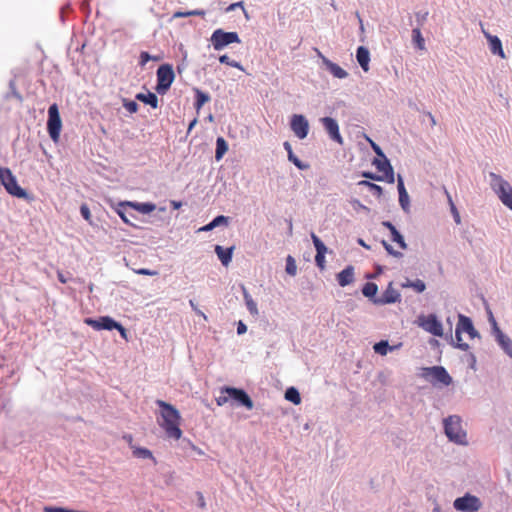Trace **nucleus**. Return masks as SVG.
Returning a JSON list of instances; mask_svg holds the SVG:
<instances>
[{"instance_id": "7ed1b4c3", "label": "nucleus", "mask_w": 512, "mask_h": 512, "mask_svg": "<svg viewBox=\"0 0 512 512\" xmlns=\"http://www.w3.org/2000/svg\"><path fill=\"white\" fill-rule=\"evenodd\" d=\"M489 184L501 203L512 210V186L502 176L490 172Z\"/></svg>"}, {"instance_id": "aec40b11", "label": "nucleus", "mask_w": 512, "mask_h": 512, "mask_svg": "<svg viewBox=\"0 0 512 512\" xmlns=\"http://www.w3.org/2000/svg\"><path fill=\"white\" fill-rule=\"evenodd\" d=\"M488 47L492 54L498 55L502 59L506 58V55L504 53L502 42L501 40L496 36L492 34H486Z\"/></svg>"}, {"instance_id": "6ab92c4d", "label": "nucleus", "mask_w": 512, "mask_h": 512, "mask_svg": "<svg viewBox=\"0 0 512 512\" xmlns=\"http://www.w3.org/2000/svg\"><path fill=\"white\" fill-rule=\"evenodd\" d=\"M462 333H467L470 338L480 337L477 330L474 328L471 319L465 315L459 314L458 324L456 326Z\"/></svg>"}, {"instance_id": "393cba45", "label": "nucleus", "mask_w": 512, "mask_h": 512, "mask_svg": "<svg viewBox=\"0 0 512 512\" xmlns=\"http://www.w3.org/2000/svg\"><path fill=\"white\" fill-rule=\"evenodd\" d=\"M215 253L217 254L219 260L224 266H228L232 260L233 247L223 248L220 245L215 246Z\"/></svg>"}, {"instance_id": "c85d7f7f", "label": "nucleus", "mask_w": 512, "mask_h": 512, "mask_svg": "<svg viewBox=\"0 0 512 512\" xmlns=\"http://www.w3.org/2000/svg\"><path fill=\"white\" fill-rule=\"evenodd\" d=\"M242 289H243L244 301H245V304H246V307H247L248 311L250 312V314L252 316H258L259 311H258L257 303L253 300V298L247 292L245 287H243Z\"/></svg>"}, {"instance_id": "37998d69", "label": "nucleus", "mask_w": 512, "mask_h": 512, "mask_svg": "<svg viewBox=\"0 0 512 512\" xmlns=\"http://www.w3.org/2000/svg\"><path fill=\"white\" fill-rule=\"evenodd\" d=\"M160 59L161 58L159 56H151L147 52H142L141 55H140V64L141 65H145L150 60L159 61Z\"/></svg>"}, {"instance_id": "774afa93", "label": "nucleus", "mask_w": 512, "mask_h": 512, "mask_svg": "<svg viewBox=\"0 0 512 512\" xmlns=\"http://www.w3.org/2000/svg\"><path fill=\"white\" fill-rule=\"evenodd\" d=\"M171 205L173 206L174 209H179L182 204H181V202H178V201H172Z\"/></svg>"}, {"instance_id": "f257e3e1", "label": "nucleus", "mask_w": 512, "mask_h": 512, "mask_svg": "<svg viewBox=\"0 0 512 512\" xmlns=\"http://www.w3.org/2000/svg\"><path fill=\"white\" fill-rule=\"evenodd\" d=\"M156 404L160 407V418L158 424L164 429L167 437L178 440L182 436L180 429L181 416L179 411L169 403L157 400Z\"/></svg>"}, {"instance_id": "2eb2a0df", "label": "nucleus", "mask_w": 512, "mask_h": 512, "mask_svg": "<svg viewBox=\"0 0 512 512\" xmlns=\"http://www.w3.org/2000/svg\"><path fill=\"white\" fill-rule=\"evenodd\" d=\"M320 122L333 141L337 142L338 144H343V138L339 131L338 122L334 118L323 117L320 119Z\"/></svg>"}, {"instance_id": "4468645a", "label": "nucleus", "mask_w": 512, "mask_h": 512, "mask_svg": "<svg viewBox=\"0 0 512 512\" xmlns=\"http://www.w3.org/2000/svg\"><path fill=\"white\" fill-rule=\"evenodd\" d=\"M238 34H212L210 43L215 50H222L232 43H239Z\"/></svg>"}, {"instance_id": "ea45409f", "label": "nucleus", "mask_w": 512, "mask_h": 512, "mask_svg": "<svg viewBox=\"0 0 512 512\" xmlns=\"http://www.w3.org/2000/svg\"><path fill=\"white\" fill-rule=\"evenodd\" d=\"M228 224V217L219 215L215 217L210 223H208L209 227L213 230L214 228L221 226V225H227Z\"/></svg>"}, {"instance_id": "0eeeda50", "label": "nucleus", "mask_w": 512, "mask_h": 512, "mask_svg": "<svg viewBox=\"0 0 512 512\" xmlns=\"http://www.w3.org/2000/svg\"><path fill=\"white\" fill-rule=\"evenodd\" d=\"M416 324L434 336L442 337L444 335L443 324L435 314L419 315Z\"/></svg>"}, {"instance_id": "8fccbe9b", "label": "nucleus", "mask_w": 512, "mask_h": 512, "mask_svg": "<svg viewBox=\"0 0 512 512\" xmlns=\"http://www.w3.org/2000/svg\"><path fill=\"white\" fill-rule=\"evenodd\" d=\"M136 274H139V275H147V276H156L158 275V272L155 271V270H149V269H145V268H141V269H137V270H134Z\"/></svg>"}, {"instance_id": "e433bc0d", "label": "nucleus", "mask_w": 512, "mask_h": 512, "mask_svg": "<svg viewBox=\"0 0 512 512\" xmlns=\"http://www.w3.org/2000/svg\"><path fill=\"white\" fill-rule=\"evenodd\" d=\"M196 109L199 110L205 103H207L209 100H210V97L208 94L200 91V90H196Z\"/></svg>"}, {"instance_id": "13d9d810", "label": "nucleus", "mask_w": 512, "mask_h": 512, "mask_svg": "<svg viewBox=\"0 0 512 512\" xmlns=\"http://www.w3.org/2000/svg\"><path fill=\"white\" fill-rule=\"evenodd\" d=\"M363 176L365 178H369V179L376 180V181H384L385 180L384 177L377 176V175H375L373 173H370V172L363 173Z\"/></svg>"}, {"instance_id": "20e7f679", "label": "nucleus", "mask_w": 512, "mask_h": 512, "mask_svg": "<svg viewBox=\"0 0 512 512\" xmlns=\"http://www.w3.org/2000/svg\"><path fill=\"white\" fill-rule=\"evenodd\" d=\"M488 320L491 326L490 333L494 341L500 350L512 360V338L501 330L491 311L488 312Z\"/></svg>"}, {"instance_id": "864d4df0", "label": "nucleus", "mask_w": 512, "mask_h": 512, "mask_svg": "<svg viewBox=\"0 0 512 512\" xmlns=\"http://www.w3.org/2000/svg\"><path fill=\"white\" fill-rule=\"evenodd\" d=\"M351 204L355 210L369 211V209L365 205H363L359 200H353Z\"/></svg>"}, {"instance_id": "72a5a7b5", "label": "nucleus", "mask_w": 512, "mask_h": 512, "mask_svg": "<svg viewBox=\"0 0 512 512\" xmlns=\"http://www.w3.org/2000/svg\"><path fill=\"white\" fill-rule=\"evenodd\" d=\"M311 238L317 252L316 254L325 255L328 250L325 244L314 233H311Z\"/></svg>"}, {"instance_id": "b1692460", "label": "nucleus", "mask_w": 512, "mask_h": 512, "mask_svg": "<svg viewBox=\"0 0 512 512\" xmlns=\"http://www.w3.org/2000/svg\"><path fill=\"white\" fill-rule=\"evenodd\" d=\"M356 59H357L359 65L361 66V68L365 72H367L369 70V62H370V53H369L368 49H366L363 46H360L357 49Z\"/></svg>"}, {"instance_id": "09e8293b", "label": "nucleus", "mask_w": 512, "mask_h": 512, "mask_svg": "<svg viewBox=\"0 0 512 512\" xmlns=\"http://www.w3.org/2000/svg\"><path fill=\"white\" fill-rule=\"evenodd\" d=\"M315 262H316L317 266H318L321 270H324V269H325V264H326L325 255L316 254V256H315Z\"/></svg>"}, {"instance_id": "3c124183", "label": "nucleus", "mask_w": 512, "mask_h": 512, "mask_svg": "<svg viewBox=\"0 0 512 512\" xmlns=\"http://www.w3.org/2000/svg\"><path fill=\"white\" fill-rule=\"evenodd\" d=\"M367 140L369 141V143L371 144V147L372 149L374 150V152L379 156H383L384 153L383 151L381 150V148L374 142L372 141L370 138L367 137Z\"/></svg>"}, {"instance_id": "473e14b6", "label": "nucleus", "mask_w": 512, "mask_h": 512, "mask_svg": "<svg viewBox=\"0 0 512 512\" xmlns=\"http://www.w3.org/2000/svg\"><path fill=\"white\" fill-rule=\"evenodd\" d=\"M377 291H378V286L375 283H372V282L366 283L364 285L363 289H362L363 295L365 297L370 298L371 300L376 298L375 296L377 294Z\"/></svg>"}, {"instance_id": "c9c22d12", "label": "nucleus", "mask_w": 512, "mask_h": 512, "mask_svg": "<svg viewBox=\"0 0 512 512\" xmlns=\"http://www.w3.org/2000/svg\"><path fill=\"white\" fill-rule=\"evenodd\" d=\"M445 194L447 196L448 203H449L450 210H451V213L453 215L454 221L456 222V224H460L461 223L460 214H459L455 204L453 203V200H452V198H451V196H450V194L448 193L447 190H445Z\"/></svg>"}, {"instance_id": "69168bd1", "label": "nucleus", "mask_w": 512, "mask_h": 512, "mask_svg": "<svg viewBox=\"0 0 512 512\" xmlns=\"http://www.w3.org/2000/svg\"><path fill=\"white\" fill-rule=\"evenodd\" d=\"M357 242H358V244H359V245H361L362 247H364V248H366V249H370V246H369V245H367L363 239L359 238V239L357 240Z\"/></svg>"}, {"instance_id": "603ef678", "label": "nucleus", "mask_w": 512, "mask_h": 512, "mask_svg": "<svg viewBox=\"0 0 512 512\" xmlns=\"http://www.w3.org/2000/svg\"><path fill=\"white\" fill-rule=\"evenodd\" d=\"M397 189H398L399 194L407 192L405 189V186H404L403 178L400 175H398V178H397Z\"/></svg>"}, {"instance_id": "a19ab883", "label": "nucleus", "mask_w": 512, "mask_h": 512, "mask_svg": "<svg viewBox=\"0 0 512 512\" xmlns=\"http://www.w3.org/2000/svg\"><path fill=\"white\" fill-rule=\"evenodd\" d=\"M462 332L456 327L455 337H456V347L462 351H467L469 349V345L462 341Z\"/></svg>"}, {"instance_id": "f704fd0d", "label": "nucleus", "mask_w": 512, "mask_h": 512, "mask_svg": "<svg viewBox=\"0 0 512 512\" xmlns=\"http://www.w3.org/2000/svg\"><path fill=\"white\" fill-rule=\"evenodd\" d=\"M286 273L290 276H295L297 274V265L296 261L292 256H287L286 258V267H285Z\"/></svg>"}, {"instance_id": "58836bf2", "label": "nucleus", "mask_w": 512, "mask_h": 512, "mask_svg": "<svg viewBox=\"0 0 512 512\" xmlns=\"http://www.w3.org/2000/svg\"><path fill=\"white\" fill-rule=\"evenodd\" d=\"M412 44L415 48L425 51V39L422 37L421 34H414L412 37Z\"/></svg>"}, {"instance_id": "338daca9", "label": "nucleus", "mask_w": 512, "mask_h": 512, "mask_svg": "<svg viewBox=\"0 0 512 512\" xmlns=\"http://www.w3.org/2000/svg\"><path fill=\"white\" fill-rule=\"evenodd\" d=\"M118 215L121 217V219L125 222V223H130V221L128 220V218L126 217V215L121 212V211H118Z\"/></svg>"}, {"instance_id": "c756f323", "label": "nucleus", "mask_w": 512, "mask_h": 512, "mask_svg": "<svg viewBox=\"0 0 512 512\" xmlns=\"http://www.w3.org/2000/svg\"><path fill=\"white\" fill-rule=\"evenodd\" d=\"M228 151V144L224 138L218 137L216 140V151H215V159L217 161L221 160L224 154Z\"/></svg>"}, {"instance_id": "1a4fd4ad", "label": "nucleus", "mask_w": 512, "mask_h": 512, "mask_svg": "<svg viewBox=\"0 0 512 512\" xmlns=\"http://www.w3.org/2000/svg\"><path fill=\"white\" fill-rule=\"evenodd\" d=\"M175 78L171 65H161L157 70L156 90L159 94H164L170 88Z\"/></svg>"}, {"instance_id": "79ce46f5", "label": "nucleus", "mask_w": 512, "mask_h": 512, "mask_svg": "<svg viewBox=\"0 0 512 512\" xmlns=\"http://www.w3.org/2000/svg\"><path fill=\"white\" fill-rule=\"evenodd\" d=\"M382 245L384 246L385 250L388 252L389 255L396 258H401L403 256L401 252L394 250L393 247L387 241L383 240Z\"/></svg>"}, {"instance_id": "e2e57ef3", "label": "nucleus", "mask_w": 512, "mask_h": 512, "mask_svg": "<svg viewBox=\"0 0 512 512\" xmlns=\"http://www.w3.org/2000/svg\"><path fill=\"white\" fill-rule=\"evenodd\" d=\"M230 66L235 67V68H237V69H239L241 71H244L243 66L239 62H237V61L232 60L231 63H230Z\"/></svg>"}, {"instance_id": "bf43d9fd", "label": "nucleus", "mask_w": 512, "mask_h": 512, "mask_svg": "<svg viewBox=\"0 0 512 512\" xmlns=\"http://www.w3.org/2000/svg\"><path fill=\"white\" fill-rule=\"evenodd\" d=\"M196 497H197V505L200 507V508H205L206 506V503H205V499H204V496L202 493L198 492L196 494Z\"/></svg>"}, {"instance_id": "423d86ee", "label": "nucleus", "mask_w": 512, "mask_h": 512, "mask_svg": "<svg viewBox=\"0 0 512 512\" xmlns=\"http://www.w3.org/2000/svg\"><path fill=\"white\" fill-rule=\"evenodd\" d=\"M453 508L457 512H479L483 508V502L476 495L465 493L453 501Z\"/></svg>"}, {"instance_id": "6e6552de", "label": "nucleus", "mask_w": 512, "mask_h": 512, "mask_svg": "<svg viewBox=\"0 0 512 512\" xmlns=\"http://www.w3.org/2000/svg\"><path fill=\"white\" fill-rule=\"evenodd\" d=\"M0 183L6 191L18 198L26 197V192L18 185L15 176L7 168H0Z\"/></svg>"}, {"instance_id": "412c9836", "label": "nucleus", "mask_w": 512, "mask_h": 512, "mask_svg": "<svg viewBox=\"0 0 512 512\" xmlns=\"http://www.w3.org/2000/svg\"><path fill=\"white\" fill-rule=\"evenodd\" d=\"M120 205L121 206L127 205V206L133 208L134 210H136L137 212L142 213V214H149V213L153 212L156 209V205L153 204V203H150V202H131V201H127V202L120 203Z\"/></svg>"}, {"instance_id": "f8f14e48", "label": "nucleus", "mask_w": 512, "mask_h": 512, "mask_svg": "<svg viewBox=\"0 0 512 512\" xmlns=\"http://www.w3.org/2000/svg\"><path fill=\"white\" fill-rule=\"evenodd\" d=\"M224 393H229L230 400L237 402L239 405L244 406L248 410L253 409V401L244 390L233 387H223L222 394Z\"/></svg>"}, {"instance_id": "7c9ffc66", "label": "nucleus", "mask_w": 512, "mask_h": 512, "mask_svg": "<svg viewBox=\"0 0 512 512\" xmlns=\"http://www.w3.org/2000/svg\"><path fill=\"white\" fill-rule=\"evenodd\" d=\"M136 98L138 100L152 106L153 108H157V106H158V98L154 93H150V92L147 94L139 93V94H137Z\"/></svg>"}, {"instance_id": "5701e85b", "label": "nucleus", "mask_w": 512, "mask_h": 512, "mask_svg": "<svg viewBox=\"0 0 512 512\" xmlns=\"http://www.w3.org/2000/svg\"><path fill=\"white\" fill-rule=\"evenodd\" d=\"M382 225L389 229L391 233V239L393 242L397 243L401 249H407V244L404 240V237L391 222L383 221Z\"/></svg>"}, {"instance_id": "9b49d317", "label": "nucleus", "mask_w": 512, "mask_h": 512, "mask_svg": "<svg viewBox=\"0 0 512 512\" xmlns=\"http://www.w3.org/2000/svg\"><path fill=\"white\" fill-rule=\"evenodd\" d=\"M290 128L294 135L298 139L302 140L308 136L310 126L304 115L293 114L290 118Z\"/></svg>"}, {"instance_id": "ddd939ff", "label": "nucleus", "mask_w": 512, "mask_h": 512, "mask_svg": "<svg viewBox=\"0 0 512 512\" xmlns=\"http://www.w3.org/2000/svg\"><path fill=\"white\" fill-rule=\"evenodd\" d=\"M400 299V293L393 287V283L390 282L382 295L374 298L372 302L376 305H385L399 302Z\"/></svg>"}, {"instance_id": "0e129e2a", "label": "nucleus", "mask_w": 512, "mask_h": 512, "mask_svg": "<svg viewBox=\"0 0 512 512\" xmlns=\"http://www.w3.org/2000/svg\"><path fill=\"white\" fill-rule=\"evenodd\" d=\"M237 7H240V8H242V9H243V7H242V3H241V2H238V3L231 4V5L228 7V9H227V10H234V9H235V8H237Z\"/></svg>"}, {"instance_id": "de8ad7c7", "label": "nucleus", "mask_w": 512, "mask_h": 512, "mask_svg": "<svg viewBox=\"0 0 512 512\" xmlns=\"http://www.w3.org/2000/svg\"><path fill=\"white\" fill-rule=\"evenodd\" d=\"M124 107L130 113H135L138 110V104L135 101H125Z\"/></svg>"}, {"instance_id": "4c0bfd02", "label": "nucleus", "mask_w": 512, "mask_h": 512, "mask_svg": "<svg viewBox=\"0 0 512 512\" xmlns=\"http://www.w3.org/2000/svg\"><path fill=\"white\" fill-rule=\"evenodd\" d=\"M399 204L401 208L404 210V212H410V197L408 195V192L399 194Z\"/></svg>"}, {"instance_id": "bb28decb", "label": "nucleus", "mask_w": 512, "mask_h": 512, "mask_svg": "<svg viewBox=\"0 0 512 512\" xmlns=\"http://www.w3.org/2000/svg\"><path fill=\"white\" fill-rule=\"evenodd\" d=\"M400 346H401V344L396 345V346H390L387 341L382 340V341L376 343L373 346V349H374L375 353L385 356L389 352L394 351L395 349H397Z\"/></svg>"}, {"instance_id": "a878e982", "label": "nucleus", "mask_w": 512, "mask_h": 512, "mask_svg": "<svg viewBox=\"0 0 512 512\" xmlns=\"http://www.w3.org/2000/svg\"><path fill=\"white\" fill-rule=\"evenodd\" d=\"M283 147L287 151L288 160L292 162L298 169L306 170L309 168L308 164L300 161L299 158L293 153L292 146L289 142H284Z\"/></svg>"}, {"instance_id": "c03bdc74", "label": "nucleus", "mask_w": 512, "mask_h": 512, "mask_svg": "<svg viewBox=\"0 0 512 512\" xmlns=\"http://www.w3.org/2000/svg\"><path fill=\"white\" fill-rule=\"evenodd\" d=\"M230 401L229 393L222 394V390L220 391V395L216 398V403L218 406H223Z\"/></svg>"}, {"instance_id": "680f3d73", "label": "nucleus", "mask_w": 512, "mask_h": 512, "mask_svg": "<svg viewBox=\"0 0 512 512\" xmlns=\"http://www.w3.org/2000/svg\"><path fill=\"white\" fill-rule=\"evenodd\" d=\"M219 61L223 64H227L230 66L232 60H230V58L227 55H222L219 57Z\"/></svg>"}, {"instance_id": "9d476101", "label": "nucleus", "mask_w": 512, "mask_h": 512, "mask_svg": "<svg viewBox=\"0 0 512 512\" xmlns=\"http://www.w3.org/2000/svg\"><path fill=\"white\" fill-rule=\"evenodd\" d=\"M47 128L51 139L57 142L60 137L62 121L56 104L51 105L48 109Z\"/></svg>"}, {"instance_id": "6e6d98bb", "label": "nucleus", "mask_w": 512, "mask_h": 512, "mask_svg": "<svg viewBox=\"0 0 512 512\" xmlns=\"http://www.w3.org/2000/svg\"><path fill=\"white\" fill-rule=\"evenodd\" d=\"M377 197H380L382 195V187H380L379 185H376V184H372L370 185V188H369Z\"/></svg>"}, {"instance_id": "5fc2aeb1", "label": "nucleus", "mask_w": 512, "mask_h": 512, "mask_svg": "<svg viewBox=\"0 0 512 512\" xmlns=\"http://www.w3.org/2000/svg\"><path fill=\"white\" fill-rule=\"evenodd\" d=\"M189 304L190 306L192 307V309L198 314L200 315L201 317H203L204 320H207V316L205 315V313H203L198 307L197 305L194 303L193 300H190L189 301Z\"/></svg>"}, {"instance_id": "49530a36", "label": "nucleus", "mask_w": 512, "mask_h": 512, "mask_svg": "<svg viewBox=\"0 0 512 512\" xmlns=\"http://www.w3.org/2000/svg\"><path fill=\"white\" fill-rule=\"evenodd\" d=\"M80 213L86 221L91 222V212L87 205L83 204L80 207Z\"/></svg>"}, {"instance_id": "f3484780", "label": "nucleus", "mask_w": 512, "mask_h": 512, "mask_svg": "<svg viewBox=\"0 0 512 512\" xmlns=\"http://www.w3.org/2000/svg\"><path fill=\"white\" fill-rule=\"evenodd\" d=\"M318 57L321 59L323 66L326 70H328L335 78L337 79H345L348 77L347 71H345L338 64L330 61L326 58L318 49H315Z\"/></svg>"}, {"instance_id": "4be33fe9", "label": "nucleus", "mask_w": 512, "mask_h": 512, "mask_svg": "<svg viewBox=\"0 0 512 512\" xmlns=\"http://www.w3.org/2000/svg\"><path fill=\"white\" fill-rule=\"evenodd\" d=\"M338 284L341 287H345L354 282V267L347 266L341 272H339L336 276Z\"/></svg>"}, {"instance_id": "a18cd8bd", "label": "nucleus", "mask_w": 512, "mask_h": 512, "mask_svg": "<svg viewBox=\"0 0 512 512\" xmlns=\"http://www.w3.org/2000/svg\"><path fill=\"white\" fill-rule=\"evenodd\" d=\"M411 288H413L418 293H422L426 289V285L422 280L417 279V280L413 281Z\"/></svg>"}, {"instance_id": "a211bd4d", "label": "nucleus", "mask_w": 512, "mask_h": 512, "mask_svg": "<svg viewBox=\"0 0 512 512\" xmlns=\"http://www.w3.org/2000/svg\"><path fill=\"white\" fill-rule=\"evenodd\" d=\"M84 322L96 330H113L116 326V321L109 316L99 319L86 318Z\"/></svg>"}, {"instance_id": "2f4dec72", "label": "nucleus", "mask_w": 512, "mask_h": 512, "mask_svg": "<svg viewBox=\"0 0 512 512\" xmlns=\"http://www.w3.org/2000/svg\"><path fill=\"white\" fill-rule=\"evenodd\" d=\"M285 399L292 402L294 405H299L301 403L300 393L295 387H289L285 391Z\"/></svg>"}, {"instance_id": "cd10ccee", "label": "nucleus", "mask_w": 512, "mask_h": 512, "mask_svg": "<svg viewBox=\"0 0 512 512\" xmlns=\"http://www.w3.org/2000/svg\"><path fill=\"white\" fill-rule=\"evenodd\" d=\"M132 449L133 456L139 459H150L155 462V458L153 457L152 452L144 447H138L134 445H130Z\"/></svg>"}, {"instance_id": "dca6fc26", "label": "nucleus", "mask_w": 512, "mask_h": 512, "mask_svg": "<svg viewBox=\"0 0 512 512\" xmlns=\"http://www.w3.org/2000/svg\"><path fill=\"white\" fill-rule=\"evenodd\" d=\"M373 165L377 168V170L379 172L383 173L382 177H384V179L388 183H394V181H395L394 171H393V168H392L389 160L386 158L385 155H383L379 158H375L373 160Z\"/></svg>"}, {"instance_id": "052dcab7", "label": "nucleus", "mask_w": 512, "mask_h": 512, "mask_svg": "<svg viewBox=\"0 0 512 512\" xmlns=\"http://www.w3.org/2000/svg\"><path fill=\"white\" fill-rule=\"evenodd\" d=\"M247 332V326L242 322L239 321L237 325V334L242 335Z\"/></svg>"}, {"instance_id": "4d7b16f0", "label": "nucleus", "mask_w": 512, "mask_h": 512, "mask_svg": "<svg viewBox=\"0 0 512 512\" xmlns=\"http://www.w3.org/2000/svg\"><path fill=\"white\" fill-rule=\"evenodd\" d=\"M114 329L118 330L121 337L125 340H127V332H126V329L118 322H116V326L114 327Z\"/></svg>"}, {"instance_id": "39448f33", "label": "nucleus", "mask_w": 512, "mask_h": 512, "mask_svg": "<svg viewBox=\"0 0 512 512\" xmlns=\"http://www.w3.org/2000/svg\"><path fill=\"white\" fill-rule=\"evenodd\" d=\"M422 376L435 387H446L452 383V377L442 366L423 368Z\"/></svg>"}, {"instance_id": "f03ea898", "label": "nucleus", "mask_w": 512, "mask_h": 512, "mask_svg": "<svg viewBox=\"0 0 512 512\" xmlns=\"http://www.w3.org/2000/svg\"><path fill=\"white\" fill-rule=\"evenodd\" d=\"M443 425L445 435L449 441L460 446L468 445L467 433L463 428L462 419L459 416H448L443 420Z\"/></svg>"}]
</instances>
